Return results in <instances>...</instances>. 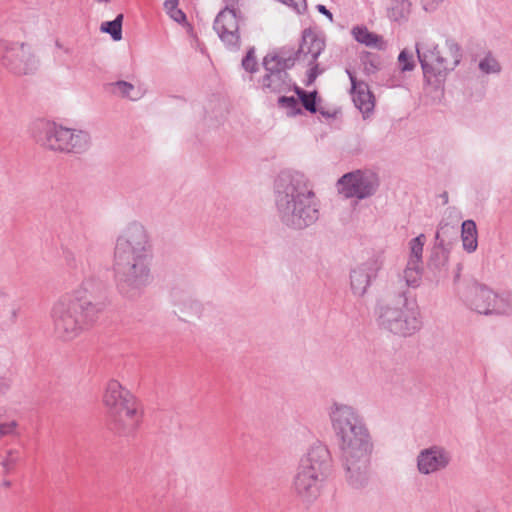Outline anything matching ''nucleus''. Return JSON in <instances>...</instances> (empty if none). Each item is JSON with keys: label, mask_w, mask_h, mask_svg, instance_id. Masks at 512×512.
Masks as SVG:
<instances>
[{"label": "nucleus", "mask_w": 512, "mask_h": 512, "mask_svg": "<svg viewBox=\"0 0 512 512\" xmlns=\"http://www.w3.org/2000/svg\"><path fill=\"white\" fill-rule=\"evenodd\" d=\"M277 103L280 108L286 110V114L289 117H294L302 114V109L299 105L298 97L295 98L294 96L288 97L283 95L278 98Z\"/></svg>", "instance_id": "bb28decb"}, {"label": "nucleus", "mask_w": 512, "mask_h": 512, "mask_svg": "<svg viewBox=\"0 0 512 512\" xmlns=\"http://www.w3.org/2000/svg\"><path fill=\"white\" fill-rule=\"evenodd\" d=\"M461 239L463 249L472 253L477 249V227L473 220H465L461 225Z\"/></svg>", "instance_id": "4be33fe9"}, {"label": "nucleus", "mask_w": 512, "mask_h": 512, "mask_svg": "<svg viewBox=\"0 0 512 512\" xmlns=\"http://www.w3.org/2000/svg\"><path fill=\"white\" fill-rule=\"evenodd\" d=\"M361 62L363 65L364 73L367 75L374 74L379 69V60L376 55L366 53L362 56Z\"/></svg>", "instance_id": "2f4dec72"}, {"label": "nucleus", "mask_w": 512, "mask_h": 512, "mask_svg": "<svg viewBox=\"0 0 512 512\" xmlns=\"http://www.w3.org/2000/svg\"><path fill=\"white\" fill-rule=\"evenodd\" d=\"M1 61L3 66L16 75L34 73L40 66L33 48L26 43H5Z\"/></svg>", "instance_id": "f8f14e48"}, {"label": "nucleus", "mask_w": 512, "mask_h": 512, "mask_svg": "<svg viewBox=\"0 0 512 512\" xmlns=\"http://www.w3.org/2000/svg\"><path fill=\"white\" fill-rule=\"evenodd\" d=\"M3 485H4L5 487H10V486H11V482H10V481H8V480H6V481H4V482H3Z\"/></svg>", "instance_id": "de8ad7c7"}, {"label": "nucleus", "mask_w": 512, "mask_h": 512, "mask_svg": "<svg viewBox=\"0 0 512 512\" xmlns=\"http://www.w3.org/2000/svg\"><path fill=\"white\" fill-rule=\"evenodd\" d=\"M324 49V38L311 28H307L302 32V39L298 50L294 53L286 54V56H294L296 60L303 58L307 60L308 65H312Z\"/></svg>", "instance_id": "f3484780"}, {"label": "nucleus", "mask_w": 512, "mask_h": 512, "mask_svg": "<svg viewBox=\"0 0 512 512\" xmlns=\"http://www.w3.org/2000/svg\"><path fill=\"white\" fill-rule=\"evenodd\" d=\"M21 453L17 449H9L5 456L0 460V467L4 475L13 473L17 464L21 461Z\"/></svg>", "instance_id": "b1692460"}, {"label": "nucleus", "mask_w": 512, "mask_h": 512, "mask_svg": "<svg viewBox=\"0 0 512 512\" xmlns=\"http://www.w3.org/2000/svg\"><path fill=\"white\" fill-rule=\"evenodd\" d=\"M191 307L196 311L198 312L199 311V308H200V305L198 302H192L191 303Z\"/></svg>", "instance_id": "37998d69"}, {"label": "nucleus", "mask_w": 512, "mask_h": 512, "mask_svg": "<svg viewBox=\"0 0 512 512\" xmlns=\"http://www.w3.org/2000/svg\"><path fill=\"white\" fill-rule=\"evenodd\" d=\"M122 21L123 15L119 14L112 21L103 22L101 24V31L111 35L112 39L119 41L122 38Z\"/></svg>", "instance_id": "a878e982"}, {"label": "nucleus", "mask_w": 512, "mask_h": 512, "mask_svg": "<svg viewBox=\"0 0 512 512\" xmlns=\"http://www.w3.org/2000/svg\"><path fill=\"white\" fill-rule=\"evenodd\" d=\"M317 10H318L321 14L325 15L326 17H328V19H329L330 21H333V15H332V13H331V12H330V11H329L325 6H324V5H321V4L317 5Z\"/></svg>", "instance_id": "a19ab883"}, {"label": "nucleus", "mask_w": 512, "mask_h": 512, "mask_svg": "<svg viewBox=\"0 0 512 512\" xmlns=\"http://www.w3.org/2000/svg\"><path fill=\"white\" fill-rule=\"evenodd\" d=\"M452 461V453L441 445L422 449L417 455V469L422 475H431L445 470Z\"/></svg>", "instance_id": "2eb2a0df"}, {"label": "nucleus", "mask_w": 512, "mask_h": 512, "mask_svg": "<svg viewBox=\"0 0 512 512\" xmlns=\"http://www.w3.org/2000/svg\"><path fill=\"white\" fill-rule=\"evenodd\" d=\"M296 57L286 56L282 49L278 53L267 54L263 59L265 74L259 81L262 90L265 93H287L294 90L296 86L287 70L295 65Z\"/></svg>", "instance_id": "9d476101"}, {"label": "nucleus", "mask_w": 512, "mask_h": 512, "mask_svg": "<svg viewBox=\"0 0 512 512\" xmlns=\"http://www.w3.org/2000/svg\"><path fill=\"white\" fill-rule=\"evenodd\" d=\"M276 208L283 225L302 230L319 219V204L308 179L300 172L284 171L275 182Z\"/></svg>", "instance_id": "7ed1b4c3"}, {"label": "nucleus", "mask_w": 512, "mask_h": 512, "mask_svg": "<svg viewBox=\"0 0 512 512\" xmlns=\"http://www.w3.org/2000/svg\"><path fill=\"white\" fill-rule=\"evenodd\" d=\"M213 29L230 50L240 48L239 19L235 9L225 7L216 16Z\"/></svg>", "instance_id": "4468645a"}, {"label": "nucleus", "mask_w": 512, "mask_h": 512, "mask_svg": "<svg viewBox=\"0 0 512 512\" xmlns=\"http://www.w3.org/2000/svg\"><path fill=\"white\" fill-rule=\"evenodd\" d=\"M32 135L37 143L52 151L80 154L91 145V136L87 131L44 120L34 123Z\"/></svg>", "instance_id": "6e6552de"}, {"label": "nucleus", "mask_w": 512, "mask_h": 512, "mask_svg": "<svg viewBox=\"0 0 512 512\" xmlns=\"http://www.w3.org/2000/svg\"><path fill=\"white\" fill-rule=\"evenodd\" d=\"M91 281L82 284V290L64 294L52 305L50 318L56 337L71 341L88 330L105 307L104 301L91 290Z\"/></svg>", "instance_id": "20e7f679"}, {"label": "nucleus", "mask_w": 512, "mask_h": 512, "mask_svg": "<svg viewBox=\"0 0 512 512\" xmlns=\"http://www.w3.org/2000/svg\"><path fill=\"white\" fill-rule=\"evenodd\" d=\"M398 62L401 71H412L415 67L413 52L408 49H403L398 56Z\"/></svg>", "instance_id": "c756f323"}, {"label": "nucleus", "mask_w": 512, "mask_h": 512, "mask_svg": "<svg viewBox=\"0 0 512 512\" xmlns=\"http://www.w3.org/2000/svg\"><path fill=\"white\" fill-rule=\"evenodd\" d=\"M256 58L254 55V48H251L244 59L242 60V66L246 71L254 72L256 70Z\"/></svg>", "instance_id": "72a5a7b5"}, {"label": "nucleus", "mask_w": 512, "mask_h": 512, "mask_svg": "<svg viewBox=\"0 0 512 512\" xmlns=\"http://www.w3.org/2000/svg\"><path fill=\"white\" fill-rule=\"evenodd\" d=\"M10 388V381L7 378L0 377V397L5 395Z\"/></svg>", "instance_id": "4c0bfd02"}, {"label": "nucleus", "mask_w": 512, "mask_h": 512, "mask_svg": "<svg viewBox=\"0 0 512 512\" xmlns=\"http://www.w3.org/2000/svg\"><path fill=\"white\" fill-rule=\"evenodd\" d=\"M379 184V178L374 172L356 170L344 174L338 180L337 188L345 198L362 200L373 196Z\"/></svg>", "instance_id": "ddd939ff"}, {"label": "nucleus", "mask_w": 512, "mask_h": 512, "mask_svg": "<svg viewBox=\"0 0 512 512\" xmlns=\"http://www.w3.org/2000/svg\"><path fill=\"white\" fill-rule=\"evenodd\" d=\"M425 242L426 236L424 234H420L410 241V257L408 261L422 264V253Z\"/></svg>", "instance_id": "cd10ccee"}, {"label": "nucleus", "mask_w": 512, "mask_h": 512, "mask_svg": "<svg viewBox=\"0 0 512 512\" xmlns=\"http://www.w3.org/2000/svg\"><path fill=\"white\" fill-rule=\"evenodd\" d=\"M102 401L107 409L111 427L117 434L128 436L137 430L142 419V411L136 398L117 380L108 381Z\"/></svg>", "instance_id": "0eeeda50"}, {"label": "nucleus", "mask_w": 512, "mask_h": 512, "mask_svg": "<svg viewBox=\"0 0 512 512\" xmlns=\"http://www.w3.org/2000/svg\"><path fill=\"white\" fill-rule=\"evenodd\" d=\"M352 35L355 40L367 47L383 50L386 48V43L382 36L370 32L365 26H356L352 29Z\"/></svg>", "instance_id": "aec40b11"}, {"label": "nucleus", "mask_w": 512, "mask_h": 512, "mask_svg": "<svg viewBox=\"0 0 512 512\" xmlns=\"http://www.w3.org/2000/svg\"><path fill=\"white\" fill-rule=\"evenodd\" d=\"M167 14L177 23H183L186 21V15L178 8L168 11Z\"/></svg>", "instance_id": "c9c22d12"}, {"label": "nucleus", "mask_w": 512, "mask_h": 512, "mask_svg": "<svg viewBox=\"0 0 512 512\" xmlns=\"http://www.w3.org/2000/svg\"><path fill=\"white\" fill-rule=\"evenodd\" d=\"M321 113H322L324 116H326V117H329V116H330V114H328L327 112H321Z\"/></svg>", "instance_id": "09e8293b"}, {"label": "nucleus", "mask_w": 512, "mask_h": 512, "mask_svg": "<svg viewBox=\"0 0 512 512\" xmlns=\"http://www.w3.org/2000/svg\"><path fill=\"white\" fill-rule=\"evenodd\" d=\"M63 259H64L66 266L69 269L74 270V271H78V270L82 271V263L77 258L75 252L72 251L71 249H68V248L63 249Z\"/></svg>", "instance_id": "473e14b6"}, {"label": "nucleus", "mask_w": 512, "mask_h": 512, "mask_svg": "<svg viewBox=\"0 0 512 512\" xmlns=\"http://www.w3.org/2000/svg\"><path fill=\"white\" fill-rule=\"evenodd\" d=\"M178 3H179V0H165L164 8H165L166 12L177 8Z\"/></svg>", "instance_id": "ea45409f"}, {"label": "nucleus", "mask_w": 512, "mask_h": 512, "mask_svg": "<svg viewBox=\"0 0 512 512\" xmlns=\"http://www.w3.org/2000/svg\"><path fill=\"white\" fill-rule=\"evenodd\" d=\"M422 264L408 261L402 276L398 280L396 290H409L410 287L416 288L421 283Z\"/></svg>", "instance_id": "6ab92c4d"}, {"label": "nucleus", "mask_w": 512, "mask_h": 512, "mask_svg": "<svg viewBox=\"0 0 512 512\" xmlns=\"http://www.w3.org/2000/svg\"><path fill=\"white\" fill-rule=\"evenodd\" d=\"M479 69L485 74H494L500 72L501 66L495 58L488 55L479 62Z\"/></svg>", "instance_id": "7c9ffc66"}, {"label": "nucleus", "mask_w": 512, "mask_h": 512, "mask_svg": "<svg viewBox=\"0 0 512 512\" xmlns=\"http://www.w3.org/2000/svg\"><path fill=\"white\" fill-rule=\"evenodd\" d=\"M282 3L293 8L297 13L301 14L306 10V0H280Z\"/></svg>", "instance_id": "f704fd0d"}, {"label": "nucleus", "mask_w": 512, "mask_h": 512, "mask_svg": "<svg viewBox=\"0 0 512 512\" xmlns=\"http://www.w3.org/2000/svg\"><path fill=\"white\" fill-rule=\"evenodd\" d=\"M351 81V94L355 106L363 113H369L374 108V97L369 90L368 85L363 81H358L355 75L346 70Z\"/></svg>", "instance_id": "a211bd4d"}, {"label": "nucleus", "mask_w": 512, "mask_h": 512, "mask_svg": "<svg viewBox=\"0 0 512 512\" xmlns=\"http://www.w3.org/2000/svg\"><path fill=\"white\" fill-rule=\"evenodd\" d=\"M310 66H311V68L309 70L308 76H309V80L313 81L317 77V75L320 73V71H319L318 64H316L315 62Z\"/></svg>", "instance_id": "58836bf2"}, {"label": "nucleus", "mask_w": 512, "mask_h": 512, "mask_svg": "<svg viewBox=\"0 0 512 512\" xmlns=\"http://www.w3.org/2000/svg\"><path fill=\"white\" fill-rule=\"evenodd\" d=\"M294 92L298 96V99L301 102L302 106L307 111H309L310 113L317 112V91L308 92L298 86H294Z\"/></svg>", "instance_id": "393cba45"}, {"label": "nucleus", "mask_w": 512, "mask_h": 512, "mask_svg": "<svg viewBox=\"0 0 512 512\" xmlns=\"http://www.w3.org/2000/svg\"><path fill=\"white\" fill-rule=\"evenodd\" d=\"M329 418L338 439L346 481L356 489L365 487L374 444L363 416L353 406L333 403Z\"/></svg>", "instance_id": "f03ea898"}, {"label": "nucleus", "mask_w": 512, "mask_h": 512, "mask_svg": "<svg viewBox=\"0 0 512 512\" xmlns=\"http://www.w3.org/2000/svg\"><path fill=\"white\" fill-rule=\"evenodd\" d=\"M62 52H63L64 54L69 55V54H71L72 50H71V48H69V47H64V48H63V50H62Z\"/></svg>", "instance_id": "a18cd8bd"}, {"label": "nucleus", "mask_w": 512, "mask_h": 512, "mask_svg": "<svg viewBox=\"0 0 512 512\" xmlns=\"http://www.w3.org/2000/svg\"><path fill=\"white\" fill-rule=\"evenodd\" d=\"M458 227L449 223H441L435 235V246L447 250L457 240Z\"/></svg>", "instance_id": "412c9836"}, {"label": "nucleus", "mask_w": 512, "mask_h": 512, "mask_svg": "<svg viewBox=\"0 0 512 512\" xmlns=\"http://www.w3.org/2000/svg\"><path fill=\"white\" fill-rule=\"evenodd\" d=\"M18 310L16 308H13L11 310V319L14 321L17 318Z\"/></svg>", "instance_id": "79ce46f5"}, {"label": "nucleus", "mask_w": 512, "mask_h": 512, "mask_svg": "<svg viewBox=\"0 0 512 512\" xmlns=\"http://www.w3.org/2000/svg\"><path fill=\"white\" fill-rule=\"evenodd\" d=\"M331 467L330 451L322 443H314L301 456L291 488L303 504L311 505L323 494Z\"/></svg>", "instance_id": "39448f33"}, {"label": "nucleus", "mask_w": 512, "mask_h": 512, "mask_svg": "<svg viewBox=\"0 0 512 512\" xmlns=\"http://www.w3.org/2000/svg\"><path fill=\"white\" fill-rule=\"evenodd\" d=\"M415 50L427 78L445 77L462 59V49L452 38H447L442 46L431 42H417Z\"/></svg>", "instance_id": "1a4fd4ad"}, {"label": "nucleus", "mask_w": 512, "mask_h": 512, "mask_svg": "<svg viewBox=\"0 0 512 512\" xmlns=\"http://www.w3.org/2000/svg\"><path fill=\"white\" fill-rule=\"evenodd\" d=\"M443 0H421L422 6L426 11H433Z\"/></svg>", "instance_id": "e433bc0d"}, {"label": "nucleus", "mask_w": 512, "mask_h": 512, "mask_svg": "<svg viewBox=\"0 0 512 512\" xmlns=\"http://www.w3.org/2000/svg\"><path fill=\"white\" fill-rule=\"evenodd\" d=\"M153 244L146 226L131 221L115 239L112 271L118 292L126 298H136L153 281L151 271Z\"/></svg>", "instance_id": "f257e3e1"}, {"label": "nucleus", "mask_w": 512, "mask_h": 512, "mask_svg": "<svg viewBox=\"0 0 512 512\" xmlns=\"http://www.w3.org/2000/svg\"><path fill=\"white\" fill-rule=\"evenodd\" d=\"M477 512H494V511L490 508H484V509L478 510Z\"/></svg>", "instance_id": "49530a36"}, {"label": "nucleus", "mask_w": 512, "mask_h": 512, "mask_svg": "<svg viewBox=\"0 0 512 512\" xmlns=\"http://www.w3.org/2000/svg\"><path fill=\"white\" fill-rule=\"evenodd\" d=\"M55 46H56V48H57V49H59L60 51H62V50H63V48L65 47V46H64L61 42H59V41H56Z\"/></svg>", "instance_id": "c03bdc74"}, {"label": "nucleus", "mask_w": 512, "mask_h": 512, "mask_svg": "<svg viewBox=\"0 0 512 512\" xmlns=\"http://www.w3.org/2000/svg\"><path fill=\"white\" fill-rule=\"evenodd\" d=\"M378 325L395 335L410 336L421 328L420 311L410 290H395L375 307Z\"/></svg>", "instance_id": "423d86ee"}, {"label": "nucleus", "mask_w": 512, "mask_h": 512, "mask_svg": "<svg viewBox=\"0 0 512 512\" xmlns=\"http://www.w3.org/2000/svg\"><path fill=\"white\" fill-rule=\"evenodd\" d=\"M117 90L118 94L122 97L128 98L130 100H137L139 95H133L135 91V87L133 84L126 81H117L112 84Z\"/></svg>", "instance_id": "c85d7f7f"}, {"label": "nucleus", "mask_w": 512, "mask_h": 512, "mask_svg": "<svg viewBox=\"0 0 512 512\" xmlns=\"http://www.w3.org/2000/svg\"><path fill=\"white\" fill-rule=\"evenodd\" d=\"M381 268L382 261L374 257L353 268L350 272V286L353 294L365 295Z\"/></svg>", "instance_id": "dca6fc26"}, {"label": "nucleus", "mask_w": 512, "mask_h": 512, "mask_svg": "<svg viewBox=\"0 0 512 512\" xmlns=\"http://www.w3.org/2000/svg\"><path fill=\"white\" fill-rule=\"evenodd\" d=\"M466 302L472 310L480 314H512V295L498 294L483 284L474 283L468 288Z\"/></svg>", "instance_id": "9b49d317"}, {"label": "nucleus", "mask_w": 512, "mask_h": 512, "mask_svg": "<svg viewBox=\"0 0 512 512\" xmlns=\"http://www.w3.org/2000/svg\"><path fill=\"white\" fill-rule=\"evenodd\" d=\"M410 12V0H390L387 7L388 18L395 22L407 20Z\"/></svg>", "instance_id": "5701e85b"}]
</instances>
